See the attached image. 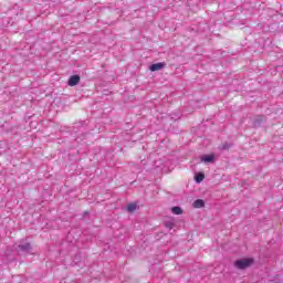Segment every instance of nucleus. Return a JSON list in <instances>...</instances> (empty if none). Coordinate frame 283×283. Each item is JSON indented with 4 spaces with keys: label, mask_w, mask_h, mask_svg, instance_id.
Wrapping results in <instances>:
<instances>
[{
    "label": "nucleus",
    "mask_w": 283,
    "mask_h": 283,
    "mask_svg": "<svg viewBox=\"0 0 283 283\" xmlns=\"http://www.w3.org/2000/svg\"><path fill=\"white\" fill-rule=\"evenodd\" d=\"M254 262L255 261L252 258H245V259L237 260L234 262V266L240 271H244V269H249V266H253Z\"/></svg>",
    "instance_id": "obj_1"
},
{
    "label": "nucleus",
    "mask_w": 283,
    "mask_h": 283,
    "mask_svg": "<svg viewBox=\"0 0 283 283\" xmlns=\"http://www.w3.org/2000/svg\"><path fill=\"white\" fill-rule=\"evenodd\" d=\"M78 83H81V76H78V75H72L69 78L70 87H75V85H78Z\"/></svg>",
    "instance_id": "obj_2"
},
{
    "label": "nucleus",
    "mask_w": 283,
    "mask_h": 283,
    "mask_svg": "<svg viewBox=\"0 0 283 283\" xmlns=\"http://www.w3.org/2000/svg\"><path fill=\"white\" fill-rule=\"evenodd\" d=\"M164 67H165V63L159 62V63L150 65L149 70H150V72H158V70H163Z\"/></svg>",
    "instance_id": "obj_3"
},
{
    "label": "nucleus",
    "mask_w": 283,
    "mask_h": 283,
    "mask_svg": "<svg viewBox=\"0 0 283 283\" xmlns=\"http://www.w3.org/2000/svg\"><path fill=\"white\" fill-rule=\"evenodd\" d=\"M192 206L195 209H202V207H205V201L202 199H197Z\"/></svg>",
    "instance_id": "obj_4"
},
{
    "label": "nucleus",
    "mask_w": 283,
    "mask_h": 283,
    "mask_svg": "<svg viewBox=\"0 0 283 283\" xmlns=\"http://www.w3.org/2000/svg\"><path fill=\"white\" fill-rule=\"evenodd\" d=\"M214 156L213 155H205L202 158H201V160H202V163H213V160H214Z\"/></svg>",
    "instance_id": "obj_5"
},
{
    "label": "nucleus",
    "mask_w": 283,
    "mask_h": 283,
    "mask_svg": "<svg viewBox=\"0 0 283 283\" xmlns=\"http://www.w3.org/2000/svg\"><path fill=\"white\" fill-rule=\"evenodd\" d=\"M171 211L175 216H182V208L180 207H172Z\"/></svg>",
    "instance_id": "obj_6"
},
{
    "label": "nucleus",
    "mask_w": 283,
    "mask_h": 283,
    "mask_svg": "<svg viewBox=\"0 0 283 283\" xmlns=\"http://www.w3.org/2000/svg\"><path fill=\"white\" fill-rule=\"evenodd\" d=\"M137 207L138 206L136 203H129L127 206V211H129V213H134V211H136Z\"/></svg>",
    "instance_id": "obj_7"
},
{
    "label": "nucleus",
    "mask_w": 283,
    "mask_h": 283,
    "mask_svg": "<svg viewBox=\"0 0 283 283\" xmlns=\"http://www.w3.org/2000/svg\"><path fill=\"white\" fill-rule=\"evenodd\" d=\"M263 120H264V117L261 115H258L254 117V125L258 126L260 125V123H263Z\"/></svg>",
    "instance_id": "obj_8"
},
{
    "label": "nucleus",
    "mask_w": 283,
    "mask_h": 283,
    "mask_svg": "<svg viewBox=\"0 0 283 283\" xmlns=\"http://www.w3.org/2000/svg\"><path fill=\"white\" fill-rule=\"evenodd\" d=\"M196 182H202V180H205V174L199 172L196 177H195Z\"/></svg>",
    "instance_id": "obj_9"
},
{
    "label": "nucleus",
    "mask_w": 283,
    "mask_h": 283,
    "mask_svg": "<svg viewBox=\"0 0 283 283\" xmlns=\"http://www.w3.org/2000/svg\"><path fill=\"white\" fill-rule=\"evenodd\" d=\"M165 226H166L168 229H174V227H175L174 222H171V221L166 222Z\"/></svg>",
    "instance_id": "obj_10"
}]
</instances>
